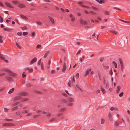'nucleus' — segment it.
<instances>
[{
	"instance_id": "1",
	"label": "nucleus",
	"mask_w": 130,
	"mask_h": 130,
	"mask_svg": "<svg viewBox=\"0 0 130 130\" xmlns=\"http://www.w3.org/2000/svg\"><path fill=\"white\" fill-rule=\"evenodd\" d=\"M3 71H5L9 73L8 74L11 76H16L18 75V74L16 73H13L11 70L7 69H4L2 70Z\"/></svg>"
},
{
	"instance_id": "14",
	"label": "nucleus",
	"mask_w": 130,
	"mask_h": 130,
	"mask_svg": "<svg viewBox=\"0 0 130 130\" xmlns=\"http://www.w3.org/2000/svg\"><path fill=\"white\" fill-rule=\"evenodd\" d=\"M67 105L68 106H73L74 104L73 103H72V102H68V103H67Z\"/></svg>"
},
{
	"instance_id": "18",
	"label": "nucleus",
	"mask_w": 130,
	"mask_h": 130,
	"mask_svg": "<svg viewBox=\"0 0 130 130\" xmlns=\"http://www.w3.org/2000/svg\"><path fill=\"white\" fill-rule=\"evenodd\" d=\"M91 70L90 69L87 70L85 74V75L87 76L89 74L90 72L91 71Z\"/></svg>"
},
{
	"instance_id": "25",
	"label": "nucleus",
	"mask_w": 130,
	"mask_h": 130,
	"mask_svg": "<svg viewBox=\"0 0 130 130\" xmlns=\"http://www.w3.org/2000/svg\"><path fill=\"white\" fill-rule=\"evenodd\" d=\"M20 16L22 18L24 19H27V18L25 16H24L22 14H21Z\"/></svg>"
},
{
	"instance_id": "9",
	"label": "nucleus",
	"mask_w": 130,
	"mask_h": 130,
	"mask_svg": "<svg viewBox=\"0 0 130 130\" xmlns=\"http://www.w3.org/2000/svg\"><path fill=\"white\" fill-rule=\"evenodd\" d=\"M21 99V97L20 96H16L14 98L13 101H15Z\"/></svg>"
},
{
	"instance_id": "59",
	"label": "nucleus",
	"mask_w": 130,
	"mask_h": 130,
	"mask_svg": "<svg viewBox=\"0 0 130 130\" xmlns=\"http://www.w3.org/2000/svg\"><path fill=\"white\" fill-rule=\"evenodd\" d=\"M66 92L68 94H69L70 96H72V94L69 93L68 92V91L67 90H66Z\"/></svg>"
},
{
	"instance_id": "60",
	"label": "nucleus",
	"mask_w": 130,
	"mask_h": 130,
	"mask_svg": "<svg viewBox=\"0 0 130 130\" xmlns=\"http://www.w3.org/2000/svg\"><path fill=\"white\" fill-rule=\"evenodd\" d=\"M35 35V33L34 32H32V34H31V36H32V37H34V36Z\"/></svg>"
},
{
	"instance_id": "20",
	"label": "nucleus",
	"mask_w": 130,
	"mask_h": 130,
	"mask_svg": "<svg viewBox=\"0 0 130 130\" xmlns=\"http://www.w3.org/2000/svg\"><path fill=\"white\" fill-rule=\"evenodd\" d=\"M49 54V52L48 51H46L44 55V58H46L47 57Z\"/></svg>"
},
{
	"instance_id": "48",
	"label": "nucleus",
	"mask_w": 130,
	"mask_h": 130,
	"mask_svg": "<svg viewBox=\"0 0 130 130\" xmlns=\"http://www.w3.org/2000/svg\"><path fill=\"white\" fill-rule=\"evenodd\" d=\"M21 113V112L20 111H18L16 112V114L18 116L20 115Z\"/></svg>"
},
{
	"instance_id": "6",
	"label": "nucleus",
	"mask_w": 130,
	"mask_h": 130,
	"mask_svg": "<svg viewBox=\"0 0 130 130\" xmlns=\"http://www.w3.org/2000/svg\"><path fill=\"white\" fill-rule=\"evenodd\" d=\"M60 101L62 103L67 104V103H68L67 100L64 99H61L60 100Z\"/></svg>"
},
{
	"instance_id": "61",
	"label": "nucleus",
	"mask_w": 130,
	"mask_h": 130,
	"mask_svg": "<svg viewBox=\"0 0 130 130\" xmlns=\"http://www.w3.org/2000/svg\"><path fill=\"white\" fill-rule=\"evenodd\" d=\"M4 110L6 112H7L8 110H9V109H8L7 108H4Z\"/></svg>"
},
{
	"instance_id": "7",
	"label": "nucleus",
	"mask_w": 130,
	"mask_h": 130,
	"mask_svg": "<svg viewBox=\"0 0 130 130\" xmlns=\"http://www.w3.org/2000/svg\"><path fill=\"white\" fill-rule=\"evenodd\" d=\"M37 60V58L36 57L34 58L30 62V64H32L35 62Z\"/></svg>"
},
{
	"instance_id": "52",
	"label": "nucleus",
	"mask_w": 130,
	"mask_h": 130,
	"mask_svg": "<svg viewBox=\"0 0 130 130\" xmlns=\"http://www.w3.org/2000/svg\"><path fill=\"white\" fill-rule=\"evenodd\" d=\"M104 59V58L103 57H101L100 58V60L101 62H102Z\"/></svg>"
},
{
	"instance_id": "15",
	"label": "nucleus",
	"mask_w": 130,
	"mask_h": 130,
	"mask_svg": "<svg viewBox=\"0 0 130 130\" xmlns=\"http://www.w3.org/2000/svg\"><path fill=\"white\" fill-rule=\"evenodd\" d=\"M120 122L117 121H116L114 123V126H118L119 125Z\"/></svg>"
},
{
	"instance_id": "43",
	"label": "nucleus",
	"mask_w": 130,
	"mask_h": 130,
	"mask_svg": "<svg viewBox=\"0 0 130 130\" xmlns=\"http://www.w3.org/2000/svg\"><path fill=\"white\" fill-rule=\"evenodd\" d=\"M16 44L17 45V47L19 48L20 49L21 48V47L19 45V44L17 43H16Z\"/></svg>"
},
{
	"instance_id": "37",
	"label": "nucleus",
	"mask_w": 130,
	"mask_h": 130,
	"mask_svg": "<svg viewBox=\"0 0 130 130\" xmlns=\"http://www.w3.org/2000/svg\"><path fill=\"white\" fill-rule=\"evenodd\" d=\"M6 78L9 81H11L12 79V78L10 77H6Z\"/></svg>"
},
{
	"instance_id": "12",
	"label": "nucleus",
	"mask_w": 130,
	"mask_h": 130,
	"mask_svg": "<svg viewBox=\"0 0 130 130\" xmlns=\"http://www.w3.org/2000/svg\"><path fill=\"white\" fill-rule=\"evenodd\" d=\"M25 70H28L29 71V73L32 72L33 71V69H32V68L29 69L28 67H27V68H26L25 69Z\"/></svg>"
},
{
	"instance_id": "30",
	"label": "nucleus",
	"mask_w": 130,
	"mask_h": 130,
	"mask_svg": "<svg viewBox=\"0 0 130 130\" xmlns=\"http://www.w3.org/2000/svg\"><path fill=\"white\" fill-rule=\"evenodd\" d=\"M75 76H72V77L71 78V79L72 80V83H75V80L74 79Z\"/></svg>"
},
{
	"instance_id": "31",
	"label": "nucleus",
	"mask_w": 130,
	"mask_h": 130,
	"mask_svg": "<svg viewBox=\"0 0 130 130\" xmlns=\"http://www.w3.org/2000/svg\"><path fill=\"white\" fill-rule=\"evenodd\" d=\"M29 100V99L28 98H24L21 100V101L22 102H24V101H27L28 100Z\"/></svg>"
},
{
	"instance_id": "64",
	"label": "nucleus",
	"mask_w": 130,
	"mask_h": 130,
	"mask_svg": "<svg viewBox=\"0 0 130 130\" xmlns=\"http://www.w3.org/2000/svg\"><path fill=\"white\" fill-rule=\"evenodd\" d=\"M41 46V45L40 44H38L36 46L37 48H39Z\"/></svg>"
},
{
	"instance_id": "29",
	"label": "nucleus",
	"mask_w": 130,
	"mask_h": 130,
	"mask_svg": "<svg viewBox=\"0 0 130 130\" xmlns=\"http://www.w3.org/2000/svg\"><path fill=\"white\" fill-rule=\"evenodd\" d=\"M95 33H94L93 34H92L91 35V37H89L90 39H91L93 38V37H95Z\"/></svg>"
},
{
	"instance_id": "41",
	"label": "nucleus",
	"mask_w": 130,
	"mask_h": 130,
	"mask_svg": "<svg viewBox=\"0 0 130 130\" xmlns=\"http://www.w3.org/2000/svg\"><path fill=\"white\" fill-rule=\"evenodd\" d=\"M71 81L70 80L68 84V86L69 87H71Z\"/></svg>"
},
{
	"instance_id": "39",
	"label": "nucleus",
	"mask_w": 130,
	"mask_h": 130,
	"mask_svg": "<svg viewBox=\"0 0 130 130\" xmlns=\"http://www.w3.org/2000/svg\"><path fill=\"white\" fill-rule=\"evenodd\" d=\"M36 23L37 24L39 25H41L42 24V23L39 21H37Z\"/></svg>"
},
{
	"instance_id": "16",
	"label": "nucleus",
	"mask_w": 130,
	"mask_h": 130,
	"mask_svg": "<svg viewBox=\"0 0 130 130\" xmlns=\"http://www.w3.org/2000/svg\"><path fill=\"white\" fill-rule=\"evenodd\" d=\"M70 17L71 18V21L72 22L74 21L75 19V18L73 16V15L71 14H70Z\"/></svg>"
},
{
	"instance_id": "50",
	"label": "nucleus",
	"mask_w": 130,
	"mask_h": 130,
	"mask_svg": "<svg viewBox=\"0 0 130 130\" xmlns=\"http://www.w3.org/2000/svg\"><path fill=\"white\" fill-rule=\"evenodd\" d=\"M4 120L5 121H13L12 119H5Z\"/></svg>"
},
{
	"instance_id": "40",
	"label": "nucleus",
	"mask_w": 130,
	"mask_h": 130,
	"mask_svg": "<svg viewBox=\"0 0 130 130\" xmlns=\"http://www.w3.org/2000/svg\"><path fill=\"white\" fill-rule=\"evenodd\" d=\"M2 36L1 35H0V43H2L3 42V41L2 40Z\"/></svg>"
},
{
	"instance_id": "26",
	"label": "nucleus",
	"mask_w": 130,
	"mask_h": 130,
	"mask_svg": "<svg viewBox=\"0 0 130 130\" xmlns=\"http://www.w3.org/2000/svg\"><path fill=\"white\" fill-rule=\"evenodd\" d=\"M19 6L21 8H23L25 7V5L22 4H20L19 5Z\"/></svg>"
},
{
	"instance_id": "49",
	"label": "nucleus",
	"mask_w": 130,
	"mask_h": 130,
	"mask_svg": "<svg viewBox=\"0 0 130 130\" xmlns=\"http://www.w3.org/2000/svg\"><path fill=\"white\" fill-rule=\"evenodd\" d=\"M13 3L15 4H17L18 3V2L16 1H12Z\"/></svg>"
},
{
	"instance_id": "45",
	"label": "nucleus",
	"mask_w": 130,
	"mask_h": 130,
	"mask_svg": "<svg viewBox=\"0 0 130 130\" xmlns=\"http://www.w3.org/2000/svg\"><path fill=\"white\" fill-rule=\"evenodd\" d=\"M20 103V102H17L12 105L13 106H15L19 104Z\"/></svg>"
},
{
	"instance_id": "56",
	"label": "nucleus",
	"mask_w": 130,
	"mask_h": 130,
	"mask_svg": "<svg viewBox=\"0 0 130 130\" xmlns=\"http://www.w3.org/2000/svg\"><path fill=\"white\" fill-rule=\"evenodd\" d=\"M4 29L5 30L8 31H10V30L9 29H8L7 28H4Z\"/></svg>"
},
{
	"instance_id": "51",
	"label": "nucleus",
	"mask_w": 130,
	"mask_h": 130,
	"mask_svg": "<svg viewBox=\"0 0 130 130\" xmlns=\"http://www.w3.org/2000/svg\"><path fill=\"white\" fill-rule=\"evenodd\" d=\"M63 114V113L62 112L59 113L57 114V116L58 117L62 115Z\"/></svg>"
},
{
	"instance_id": "24",
	"label": "nucleus",
	"mask_w": 130,
	"mask_h": 130,
	"mask_svg": "<svg viewBox=\"0 0 130 130\" xmlns=\"http://www.w3.org/2000/svg\"><path fill=\"white\" fill-rule=\"evenodd\" d=\"M121 89V87H120L118 86L117 87V90L116 91L117 93H118L119 92Z\"/></svg>"
},
{
	"instance_id": "42",
	"label": "nucleus",
	"mask_w": 130,
	"mask_h": 130,
	"mask_svg": "<svg viewBox=\"0 0 130 130\" xmlns=\"http://www.w3.org/2000/svg\"><path fill=\"white\" fill-rule=\"evenodd\" d=\"M28 112H29L28 110H24V111L22 112V113H28Z\"/></svg>"
},
{
	"instance_id": "63",
	"label": "nucleus",
	"mask_w": 130,
	"mask_h": 130,
	"mask_svg": "<svg viewBox=\"0 0 130 130\" xmlns=\"http://www.w3.org/2000/svg\"><path fill=\"white\" fill-rule=\"evenodd\" d=\"M79 21L80 23L81 24H82L83 23V20L82 19H80L79 20Z\"/></svg>"
},
{
	"instance_id": "54",
	"label": "nucleus",
	"mask_w": 130,
	"mask_h": 130,
	"mask_svg": "<svg viewBox=\"0 0 130 130\" xmlns=\"http://www.w3.org/2000/svg\"><path fill=\"white\" fill-rule=\"evenodd\" d=\"M28 34V33L27 32H24L23 33V35L24 36H26Z\"/></svg>"
},
{
	"instance_id": "5",
	"label": "nucleus",
	"mask_w": 130,
	"mask_h": 130,
	"mask_svg": "<svg viewBox=\"0 0 130 130\" xmlns=\"http://www.w3.org/2000/svg\"><path fill=\"white\" fill-rule=\"evenodd\" d=\"M67 69V65L66 63H63V66L62 69V71L64 72Z\"/></svg>"
},
{
	"instance_id": "17",
	"label": "nucleus",
	"mask_w": 130,
	"mask_h": 130,
	"mask_svg": "<svg viewBox=\"0 0 130 130\" xmlns=\"http://www.w3.org/2000/svg\"><path fill=\"white\" fill-rule=\"evenodd\" d=\"M103 67L105 70L108 69L109 68V67L108 66H105L104 64H103Z\"/></svg>"
},
{
	"instance_id": "58",
	"label": "nucleus",
	"mask_w": 130,
	"mask_h": 130,
	"mask_svg": "<svg viewBox=\"0 0 130 130\" xmlns=\"http://www.w3.org/2000/svg\"><path fill=\"white\" fill-rule=\"evenodd\" d=\"M89 12L91 14H96L95 12L91 11H90Z\"/></svg>"
},
{
	"instance_id": "3",
	"label": "nucleus",
	"mask_w": 130,
	"mask_h": 130,
	"mask_svg": "<svg viewBox=\"0 0 130 130\" xmlns=\"http://www.w3.org/2000/svg\"><path fill=\"white\" fill-rule=\"evenodd\" d=\"M15 125L12 123H4L2 124V126H14Z\"/></svg>"
},
{
	"instance_id": "32",
	"label": "nucleus",
	"mask_w": 130,
	"mask_h": 130,
	"mask_svg": "<svg viewBox=\"0 0 130 130\" xmlns=\"http://www.w3.org/2000/svg\"><path fill=\"white\" fill-rule=\"evenodd\" d=\"M0 58L4 60L5 58L3 57V55L2 54L0 53Z\"/></svg>"
},
{
	"instance_id": "44",
	"label": "nucleus",
	"mask_w": 130,
	"mask_h": 130,
	"mask_svg": "<svg viewBox=\"0 0 130 130\" xmlns=\"http://www.w3.org/2000/svg\"><path fill=\"white\" fill-rule=\"evenodd\" d=\"M41 116L40 114L34 115L33 116V118H38L39 116Z\"/></svg>"
},
{
	"instance_id": "28",
	"label": "nucleus",
	"mask_w": 130,
	"mask_h": 130,
	"mask_svg": "<svg viewBox=\"0 0 130 130\" xmlns=\"http://www.w3.org/2000/svg\"><path fill=\"white\" fill-rule=\"evenodd\" d=\"M112 63L114 65L115 67L116 68H117V65L116 62L113 61L112 62Z\"/></svg>"
},
{
	"instance_id": "53",
	"label": "nucleus",
	"mask_w": 130,
	"mask_h": 130,
	"mask_svg": "<svg viewBox=\"0 0 130 130\" xmlns=\"http://www.w3.org/2000/svg\"><path fill=\"white\" fill-rule=\"evenodd\" d=\"M0 18H1V20H0V22L1 23H2L3 21V20L2 17L0 16Z\"/></svg>"
},
{
	"instance_id": "22",
	"label": "nucleus",
	"mask_w": 130,
	"mask_h": 130,
	"mask_svg": "<svg viewBox=\"0 0 130 130\" xmlns=\"http://www.w3.org/2000/svg\"><path fill=\"white\" fill-rule=\"evenodd\" d=\"M110 31L112 33L115 35H117L118 33V32L116 30H110Z\"/></svg>"
},
{
	"instance_id": "8",
	"label": "nucleus",
	"mask_w": 130,
	"mask_h": 130,
	"mask_svg": "<svg viewBox=\"0 0 130 130\" xmlns=\"http://www.w3.org/2000/svg\"><path fill=\"white\" fill-rule=\"evenodd\" d=\"M68 102H73L74 101V99L72 97H69L68 98Z\"/></svg>"
},
{
	"instance_id": "36",
	"label": "nucleus",
	"mask_w": 130,
	"mask_h": 130,
	"mask_svg": "<svg viewBox=\"0 0 130 130\" xmlns=\"http://www.w3.org/2000/svg\"><path fill=\"white\" fill-rule=\"evenodd\" d=\"M101 91H102L103 94H104L105 93L106 91L105 90L102 88H101Z\"/></svg>"
},
{
	"instance_id": "33",
	"label": "nucleus",
	"mask_w": 130,
	"mask_h": 130,
	"mask_svg": "<svg viewBox=\"0 0 130 130\" xmlns=\"http://www.w3.org/2000/svg\"><path fill=\"white\" fill-rule=\"evenodd\" d=\"M105 120L103 119H101V124H103L105 122Z\"/></svg>"
},
{
	"instance_id": "23",
	"label": "nucleus",
	"mask_w": 130,
	"mask_h": 130,
	"mask_svg": "<svg viewBox=\"0 0 130 130\" xmlns=\"http://www.w3.org/2000/svg\"><path fill=\"white\" fill-rule=\"evenodd\" d=\"M51 61L50 60H49L48 61V64L46 66V67L47 68H50V64H51Z\"/></svg>"
},
{
	"instance_id": "62",
	"label": "nucleus",
	"mask_w": 130,
	"mask_h": 130,
	"mask_svg": "<svg viewBox=\"0 0 130 130\" xmlns=\"http://www.w3.org/2000/svg\"><path fill=\"white\" fill-rule=\"evenodd\" d=\"M22 34V33L21 32H18L17 33V35L19 36H21Z\"/></svg>"
},
{
	"instance_id": "38",
	"label": "nucleus",
	"mask_w": 130,
	"mask_h": 130,
	"mask_svg": "<svg viewBox=\"0 0 130 130\" xmlns=\"http://www.w3.org/2000/svg\"><path fill=\"white\" fill-rule=\"evenodd\" d=\"M109 74L110 75H111L113 74V72L112 71V68H111L109 71Z\"/></svg>"
},
{
	"instance_id": "57",
	"label": "nucleus",
	"mask_w": 130,
	"mask_h": 130,
	"mask_svg": "<svg viewBox=\"0 0 130 130\" xmlns=\"http://www.w3.org/2000/svg\"><path fill=\"white\" fill-rule=\"evenodd\" d=\"M123 92H122L120 94H119V96L120 97H121L123 96Z\"/></svg>"
},
{
	"instance_id": "13",
	"label": "nucleus",
	"mask_w": 130,
	"mask_h": 130,
	"mask_svg": "<svg viewBox=\"0 0 130 130\" xmlns=\"http://www.w3.org/2000/svg\"><path fill=\"white\" fill-rule=\"evenodd\" d=\"M20 95L22 96H26L28 94V93L26 92H22L20 93Z\"/></svg>"
},
{
	"instance_id": "10",
	"label": "nucleus",
	"mask_w": 130,
	"mask_h": 130,
	"mask_svg": "<svg viewBox=\"0 0 130 130\" xmlns=\"http://www.w3.org/2000/svg\"><path fill=\"white\" fill-rule=\"evenodd\" d=\"M48 18L51 22L53 24H54L55 22L53 19L50 16H48Z\"/></svg>"
},
{
	"instance_id": "47",
	"label": "nucleus",
	"mask_w": 130,
	"mask_h": 130,
	"mask_svg": "<svg viewBox=\"0 0 130 130\" xmlns=\"http://www.w3.org/2000/svg\"><path fill=\"white\" fill-rule=\"evenodd\" d=\"M41 69L42 70H44V66H43V64L42 63V62L41 65Z\"/></svg>"
},
{
	"instance_id": "21",
	"label": "nucleus",
	"mask_w": 130,
	"mask_h": 130,
	"mask_svg": "<svg viewBox=\"0 0 130 130\" xmlns=\"http://www.w3.org/2000/svg\"><path fill=\"white\" fill-rule=\"evenodd\" d=\"M67 109L66 108H62L60 109L59 111L61 112H63L66 110Z\"/></svg>"
},
{
	"instance_id": "46",
	"label": "nucleus",
	"mask_w": 130,
	"mask_h": 130,
	"mask_svg": "<svg viewBox=\"0 0 130 130\" xmlns=\"http://www.w3.org/2000/svg\"><path fill=\"white\" fill-rule=\"evenodd\" d=\"M79 77V74L78 73H77L75 75V77L76 78L78 79Z\"/></svg>"
},
{
	"instance_id": "4",
	"label": "nucleus",
	"mask_w": 130,
	"mask_h": 130,
	"mask_svg": "<svg viewBox=\"0 0 130 130\" xmlns=\"http://www.w3.org/2000/svg\"><path fill=\"white\" fill-rule=\"evenodd\" d=\"M108 117L109 120L111 121H112L113 120L112 114L111 113L109 112L108 113Z\"/></svg>"
},
{
	"instance_id": "55",
	"label": "nucleus",
	"mask_w": 130,
	"mask_h": 130,
	"mask_svg": "<svg viewBox=\"0 0 130 130\" xmlns=\"http://www.w3.org/2000/svg\"><path fill=\"white\" fill-rule=\"evenodd\" d=\"M55 120V118H54L52 119L51 120H50V122H52L53 121H54Z\"/></svg>"
},
{
	"instance_id": "2",
	"label": "nucleus",
	"mask_w": 130,
	"mask_h": 130,
	"mask_svg": "<svg viewBox=\"0 0 130 130\" xmlns=\"http://www.w3.org/2000/svg\"><path fill=\"white\" fill-rule=\"evenodd\" d=\"M119 60L121 65V71H123L124 70V64L123 61L122 59L121 58H120Z\"/></svg>"
},
{
	"instance_id": "19",
	"label": "nucleus",
	"mask_w": 130,
	"mask_h": 130,
	"mask_svg": "<svg viewBox=\"0 0 130 130\" xmlns=\"http://www.w3.org/2000/svg\"><path fill=\"white\" fill-rule=\"evenodd\" d=\"M14 88H12L8 92V93L9 94H11L14 91Z\"/></svg>"
},
{
	"instance_id": "34",
	"label": "nucleus",
	"mask_w": 130,
	"mask_h": 130,
	"mask_svg": "<svg viewBox=\"0 0 130 130\" xmlns=\"http://www.w3.org/2000/svg\"><path fill=\"white\" fill-rule=\"evenodd\" d=\"M18 108V106H16L15 107H13L12 109L11 110H12L13 111L15 110L16 109H17Z\"/></svg>"
},
{
	"instance_id": "35",
	"label": "nucleus",
	"mask_w": 130,
	"mask_h": 130,
	"mask_svg": "<svg viewBox=\"0 0 130 130\" xmlns=\"http://www.w3.org/2000/svg\"><path fill=\"white\" fill-rule=\"evenodd\" d=\"M104 12V14L106 15H109L110 14L109 12L107 11H105Z\"/></svg>"
},
{
	"instance_id": "11",
	"label": "nucleus",
	"mask_w": 130,
	"mask_h": 130,
	"mask_svg": "<svg viewBox=\"0 0 130 130\" xmlns=\"http://www.w3.org/2000/svg\"><path fill=\"white\" fill-rule=\"evenodd\" d=\"M5 5L11 8H13V6H12L9 3L7 2H5Z\"/></svg>"
},
{
	"instance_id": "27",
	"label": "nucleus",
	"mask_w": 130,
	"mask_h": 130,
	"mask_svg": "<svg viewBox=\"0 0 130 130\" xmlns=\"http://www.w3.org/2000/svg\"><path fill=\"white\" fill-rule=\"evenodd\" d=\"M119 21H121L126 23H130V22L129 21H127L124 20H123L119 19Z\"/></svg>"
}]
</instances>
